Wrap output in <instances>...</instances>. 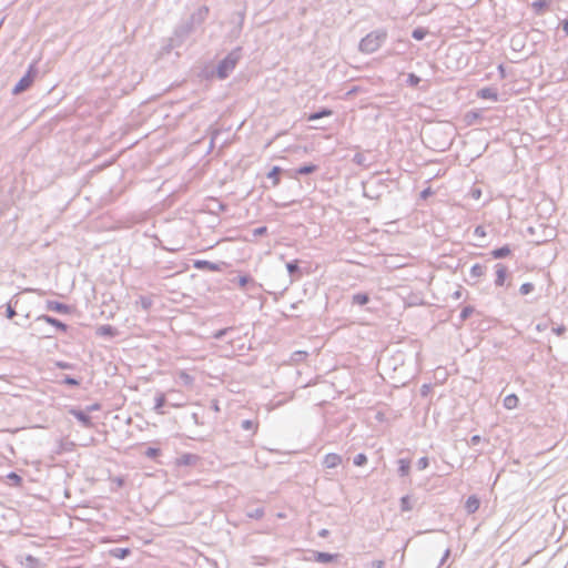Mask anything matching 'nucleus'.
I'll list each match as a JSON object with an SVG mask.
<instances>
[{
    "label": "nucleus",
    "mask_w": 568,
    "mask_h": 568,
    "mask_svg": "<svg viewBox=\"0 0 568 568\" xmlns=\"http://www.w3.org/2000/svg\"><path fill=\"white\" fill-rule=\"evenodd\" d=\"M388 33L384 28L375 29L367 33L358 44V50L365 54L376 52L387 40Z\"/></svg>",
    "instance_id": "nucleus-1"
},
{
    "label": "nucleus",
    "mask_w": 568,
    "mask_h": 568,
    "mask_svg": "<svg viewBox=\"0 0 568 568\" xmlns=\"http://www.w3.org/2000/svg\"><path fill=\"white\" fill-rule=\"evenodd\" d=\"M242 55V48L233 49L225 58H223L216 67V75L219 79H226L230 73L235 69Z\"/></svg>",
    "instance_id": "nucleus-2"
},
{
    "label": "nucleus",
    "mask_w": 568,
    "mask_h": 568,
    "mask_svg": "<svg viewBox=\"0 0 568 568\" xmlns=\"http://www.w3.org/2000/svg\"><path fill=\"white\" fill-rule=\"evenodd\" d=\"M194 26L189 20L182 22L174 30L173 37L170 39L172 47H179L194 31Z\"/></svg>",
    "instance_id": "nucleus-3"
},
{
    "label": "nucleus",
    "mask_w": 568,
    "mask_h": 568,
    "mask_svg": "<svg viewBox=\"0 0 568 568\" xmlns=\"http://www.w3.org/2000/svg\"><path fill=\"white\" fill-rule=\"evenodd\" d=\"M36 73H37V70L34 69V65L31 64L29 67V70L27 71V73L14 85L12 92L14 94H19V93L26 91L32 84Z\"/></svg>",
    "instance_id": "nucleus-4"
},
{
    "label": "nucleus",
    "mask_w": 568,
    "mask_h": 568,
    "mask_svg": "<svg viewBox=\"0 0 568 568\" xmlns=\"http://www.w3.org/2000/svg\"><path fill=\"white\" fill-rule=\"evenodd\" d=\"M69 414L72 415L81 425L85 428H90L93 426L92 418L89 416L88 412L84 409H80L77 407L69 408Z\"/></svg>",
    "instance_id": "nucleus-5"
},
{
    "label": "nucleus",
    "mask_w": 568,
    "mask_h": 568,
    "mask_svg": "<svg viewBox=\"0 0 568 568\" xmlns=\"http://www.w3.org/2000/svg\"><path fill=\"white\" fill-rule=\"evenodd\" d=\"M225 262H211L206 260H195L193 266L197 270H207L211 272H221L225 266Z\"/></svg>",
    "instance_id": "nucleus-6"
},
{
    "label": "nucleus",
    "mask_w": 568,
    "mask_h": 568,
    "mask_svg": "<svg viewBox=\"0 0 568 568\" xmlns=\"http://www.w3.org/2000/svg\"><path fill=\"white\" fill-rule=\"evenodd\" d=\"M209 14V8L205 6L200 7L196 11H194L191 17L187 19L194 27L201 26Z\"/></svg>",
    "instance_id": "nucleus-7"
},
{
    "label": "nucleus",
    "mask_w": 568,
    "mask_h": 568,
    "mask_svg": "<svg viewBox=\"0 0 568 568\" xmlns=\"http://www.w3.org/2000/svg\"><path fill=\"white\" fill-rule=\"evenodd\" d=\"M36 321L37 322H45L47 324L54 326L57 329H59L61 332H67V329H68L67 324H64L63 322H61L58 318L50 316V315H45V314L39 315L36 318Z\"/></svg>",
    "instance_id": "nucleus-8"
},
{
    "label": "nucleus",
    "mask_w": 568,
    "mask_h": 568,
    "mask_svg": "<svg viewBox=\"0 0 568 568\" xmlns=\"http://www.w3.org/2000/svg\"><path fill=\"white\" fill-rule=\"evenodd\" d=\"M45 308L48 311L57 312L60 314H69L71 312V306L58 301H47Z\"/></svg>",
    "instance_id": "nucleus-9"
},
{
    "label": "nucleus",
    "mask_w": 568,
    "mask_h": 568,
    "mask_svg": "<svg viewBox=\"0 0 568 568\" xmlns=\"http://www.w3.org/2000/svg\"><path fill=\"white\" fill-rule=\"evenodd\" d=\"M343 462V458L341 455L338 454H335V453H328L324 456L323 458V466L326 467V468H336L337 466H339Z\"/></svg>",
    "instance_id": "nucleus-10"
},
{
    "label": "nucleus",
    "mask_w": 568,
    "mask_h": 568,
    "mask_svg": "<svg viewBox=\"0 0 568 568\" xmlns=\"http://www.w3.org/2000/svg\"><path fill=\"white\" fill-rule=\"evenodd\" d=\"M199 462V456L195 454L185 453L176 458L178 466H194Z\"/></svg>",
    "instance_id": "nucleus-11"
},
{
    "label": "nucleus",
    "mask_w": 568,
    "mask_h": 568,
    "mask_svg": "<svg viewBox=\"0 0 568 568\" xmlns=\"http://www.w3.org/2000/svg\"><path fill=\"white\" fill-rule=\"evenodd\" d=\"M495 268H496V280H495V285L496 286H504L505 284V281H506V276H507V266L501 264V263H497L495 265Z\"/></svg>",
    "instance_id": "nucleus-12"
},
{
    "label": "nucleus",
    "mask_w": 568,
    "mask_h": 568,
    "mask_svg": "<svg viewBox=\"0 0 568 568\" xmlns=\"http://www.w3.org/2000/svg\"><path fill=\"white\" fill-rule=\"evenodd\" d=\"M95 333L98 336H101V337L113 338L114 336L118 335V329L115 327H113L112 325L105 324V325L99 326L97 328Z\"/></svg>",
    "instance_id": "nucleus-13"
},
{
    "label": "nucleus",
    "mask_w": 568,
    "mask_h": 568,
    "mask_svg": "<svg viewBox=\"0 0 568 568\" xmlns=\"http://www.w3.org/2000/svg\"><path fill=\"white\" fill-rule=\"evenodd\" d=\"M477 97L485 100L498 101V92L493 88H481L477 91Z\"/></svg>",
    "instance_id": "nucleus-14"
},
{
    "label": "nucleus",
    "mask_w": 568,
    "mask_h": 568,
    "mask_svg": "<svg viewBox=\"0 0 568 568\" xmlns=\"http://www.w3.org/2000/svg\"><path fill=\"white\" fill-rule=\"evenodd\" d=\"M479 506H480L479 498L476 495H471L467 498V500L465 503V510L468 514H474L478 510Z\"/></svg>",
    "instance_id": "nucleus-15"
},
{
    "label": "nucleus",
    "mask_w": 568,
    "mask_h": 568,
    "mask_svg": "<svg viewBox=\"0 0 568 568\" xmlns=\"http://www.w3.org/2000/svg\"><path fill=\"white\" fill-rule=\"evenodd\" d=\"M371 301L369 294L365 292H358L352 295L353 305H366Z\"/></svg>",
    "instance_id": "nucleus-16"
},
{
    "label": "nucleus",
    "mask_w": 568,
    "mask_h": 568,
    "mask_svg": "<svg viewBox=\"0 0 568 568\" xmlns=\"http://www.w3.org/2000/svg\"><path fill=\"white\" fill-rule=\"evenodd\" d=\"M286 270L292 278H298L302 275L298 262L296 260L286 263Z\"/></svg>",
    "instance_id": "nucleus-17"
},
{
    "label": "nucleus",
    "mask_w": 568,
    "mask_h": 568,
    "mask_svg": "<svg viewBox=\"0 0 568 568\" xmlns=\"http://www.w3.org/2000/svg\"><path fill=\"white\" fill-rule=\"evenodd\" d=\"M166 403V398H165V395L163 393H158L155 398H154V407L153 409L160 414V415H163L164 412H163V406L165 405Z\"/></svg>",
    "instance_id": "nucleus-18"
},
{
    "label": "nucleus",
    "mask_w": 568,
    "mask_h": 568,
    "mask_svg": "<svg viewBox=\"0 0 568 568\" xmlns=\"http://www.w3.org/2000/svg\"><path fill=\"white\" fill-rule=\"evenodd\" d=\"M336 557H337V555H335V554L322 552V551L314 552V558L317 562L327 564V562L333 561Z\"/></svg>",
    "instance_id": "nucleus-19"
},
{
    "label": "nucleus",
    "mask_w": 568,
    "mask_h": 568,
    "mask_svg": "<svg viewBox=\"0 0 568 568\" xmlns=\"http://www.w3.org/2000/svg\"><path fill=\"white\" fill-rule=\"evenodd\" d=\"M410 460L406 458L398 459V475L405 477L409 474Z\"/></svg>",
    "instance_id": "nucleus-20"
},
{
    "label": "nucleus",
    "mask_w": 568,
    "mask_h": 568,
    "mask_svg": "<svg viewBox=\"0 0 568 568\" xmlns=\"http://www.w3.org/2000/svg\"><path fill=\"white\" fill-rule=\"evenodd\" d=\"M317 169L318 168L315 164H312V163L304 164L295 170V174L296 175H307V174L314 173Z\"/></svg>",
    "instance_id": "nucleus-21"
},
{
    "label": "nucleus",
    "mask_w": 568,
    "mask_h": 568,
    "mask_svg": "<svg viewBox=\"0 0 568 568\" xmlns=\"http://www.w3.org/2000/svg\"><path fill=\"white\" fill-rule=\"evenodd\" d=\"M332 114H333V111L331 109L322 108L320 111L311 113L308 115L307 120L315 121V120L322 119L324 116H329Z\"/></svg>",
    "instance_id": "nucleus-22"
},
{
    "label": "nucleus",
    "mask_w": 568,
    "mask_h": 568,
    "mask_svg": "<svg viewBox=\"0 0 568 568\" xmlns=\"http://www.w3.org/2000/svg\"><path fill=\"white\" fill-rule=\"evenodd\" d=\"M509 254H510V248L508 245H504V246L497 247L491 251V256L497 260L504 258V257L508 256Z\"/></svg>",
    "instance_id": "nucleus-23"
},
{
    "label": "nucleus",
    "mask_w": 568,
    "mask_h": 568,
    "mask_svg": "<svg viewBox=\"0 0 568 568\" xmlns=\"http://www.w3.org/2000/svg\"><path fill=\"white\" fill-rule=\"evenodd\" d=\"M241 428L243 430H248L252 432V434H255L258 428V423L252 419H244L241 422Z\"/></svg>",
    "instance_id": "nucleus-24"
},
{
    "label": "nucleus",
    "mask_w": 568,
    "mask_h": 568,
    "mask_svg": "<svg viewBox=\"0 0 568 568\" xmlns=\"http://www.w3.org/2000/svg\"><path fill=\"white\" fill-rule=\"evenodd\" d=\"M518 402L519 399L515 394L507 395L504 398V407L507 409H514L517 407Z\"/></svg>",
    "instance_id": "nucleus-25"
},
{
    "label": "nucleus",
    "mask_w": 568,
    "mask_h": 568,
    "mask_svg": "<svg viewBox=\"0 0 568 568\" xmlns=\"http://www.w3.org/2000/svg\"><path fill=\"white\" fill-rule=\"evenodd\" d=\"M131 554L129 548H113L110 550V555L118 559H124Z\"/></svg>",
    "instance_id": "nucleus-26"
},
{
    "label": "nucleus",
    "mask_w": 568,
    "mask_h": 568,
    "mask_svg": "<svg viewBox=\"0 0 568 568\" xmlns=\"http://www.w3.org/2000/svg\"><path fill=\"white\" fill-rule=\"evenodd\" d=\"M485 272H486V266H484L479 263H476L470 267V276L475 277V278L481 277L483 275H485Z\"/></svg>",
    "instance_id": "nucleus-27"
},
{
    "label": "nucleus",
    "mask_w": 568,
    "mask_h": 568,
    "mask_svg": "<svg viewBox=\"0 0 568 568\" xmlns=\"http://www.w3.org/2000/svg\"><path fill=\"white\" fill-rule=\"evenodd\" d=\"M282 169L280 166H273V169L267 173V178L272 179L273 185L276 186L280 183V174Z\"/></svg>",
    "instance_id": "nucleus-28"
},
{
    "label": "nucleus",
    "mask_w": 568,
    "mask_h": 568,
    "mask_svg": "<svg viewBox=\"0 0 568 568\" xmlns=\"http://www.w3.org/2000/svg\"><path fill=\"white\" fill-rule=\"evenodd\" d=\"M427 34L428 30L423 27L415 28L412 32V37L417 41L424 40Z\"/></svg>",
    "instance_id": "nucleus-29"
},
{
    "label": "nucleus",
    "mask_w": 568,
    "mask_h": 568,
    "mask_svg": "<svg viewBox=\"0 0 568 568\" xmlns=\"http://www.w3.org/2000/svg\"><path fill=\"white\" fill-rule=\"evenodd\" d=\"M152 298L149 296L141 295L139 300L136 301V304H139L144 311H148L152 306Z\"/></svg>",
    "instance_id": "nucleus-30"
},
{
    "label": "nucleus",
    "mask_w": 568,
    "mask_h": 568,
    "mask_svg": "<svg viewBox=\"0 0 568 568\" xmlns=\"http://www.w3.org/2000/svg\"><path fill=\"white\" fill-rule=\"evenodd\" d=\"M413 509V505L410 504V496L405 495L400 498V510L402 511H409Z\"/></svg>",
    "instance_id": "nucleus-31"
},
{
    "label": "nucleus",
    "mask_w": 568,
    "mask_h": 568,
    "mask_svg": "<svg viewBox=\"0 0 568 568\" xmlns=\"http://www.w3.org/2000/svg\"><path fill=\"white\" fill-rule=\"evenodd\" d=\"M24 564L29 568H38L39 564H40V560L38 558H36L34 556H32V555H27L24 557Z\"/></svg>",
    "instance_id": "nucleus-32"
},
{
    "label": "nucleus",
    "mask_w": 568,
    "mask_h": 568,
    "mask_svg": "<svg viewBox=\"0 0 568 568\" xmlns=\"http://www.w3.org/2000/svg\"><path fill=\"white\" fill-rule=\"evenodd\" d=\"M474 312H475V308L471 305H467V306L463 307V310L459 314L460 322L466 321Z\"/></svg>",
    "instance_id": "nucleus-33"
},
{
    "label": "nucleus",
    "mask_w": 568,
    "mask_h": 568,
    "mask_svg": "<svg viewBox=\"0 0 568 568\" xmlns=\"http://www.w3.org/2000/svg\"><path fill=\"white\" fill-rule=\"evenodd\" d=\"M265 514V510L263 507H258L256 509H253L251 511L246 513V516L252 519H261Z\"/></svg>",
    "instance_id": "nucleus-34"
},
{
    "label": "nucleus",
    "mask_w": 568,
    "mask_h": 568,
    "mask_svg": "<svg viewBox=\"0 0 568 568\" xmlns=\"http://www.w3.org/2000/svg\"><path fill=\"white\" fill-rule=\"evenodd\" d=\"M549 4L548 0H536L531 3V7L536 11V13H540L542 9L547 8Z\"/></svg>",
    "instance_id": "nucleus-35"
},
{
    "label": "nucleus",
    "mask_w": 568,
    "mask_h": 568,
    "mask_svg": "<svg viewBox=\"0 0 568 568\" xmlns=\"http://www.w3.org/2000/svg\"><path fill=\"white\" fill-rule=\"evenodd\" d=\"M307 357V352L305 351H296L292 354L291 359L295 363H300Z\"/></svg>",
    "instance_id": "nucleus-36"
},
{
    "label": "nucleus",
    "mask_w": 568,
    "mask_h": 568,
    "mask_svg": "<svg viewBox=\"0 0 568 568\" xmlns=\"http://www.w3.org/2000/svg\"><path fill=\"white\" fill-rule=\"evenodd\" d=\"M7 478L14 485L20 486L22 484V477L14 471L7 475Z\"/></svg>",
    "instance_id": "nucleus-37"
},
{
    "label": "nucleus",
    "mask_w": 568,
    "mask_h": 568,
    "mask_svg": "<svg viewBox=\"0 0 568 568\" xmlns=\"http://www.w3.org/2000/svg\"><path fill=\"white\" fill-rule=\"evenodd\" d=\"M237 284L241 287H245L250 283H254V280L250 275H241L236 278Z\"/></svg>",
    "instance_id": "nucleus-38"
},
{
    "label": "nucleus",
    "mask_w": 568,
    "mask_h": 568,
    "mask_svg": "<svg viewBox=\"0 0 568 568\" xmlns=\"http://www.w3.org/2000/svg\"><path fill=\"white\" fill-rule=\"evenodd\" d=\"M61 384H64V385H68V386H79L80 385V381L74 378V377H71L69 375H64L62 381H61Z\"/></svg>",
    "instance_id": "nucleus-39"
},
{
    "label": "nucleus",
    "mask_w": 568,
    "mask_h": 568,
    "mask_svg": "<svg viewBox=\"0 0 568 568\" xmlns=\"http://www.w3.org/2000/svg\"><path fill=\"white\" fill-rule=\"evenodd\" d=\"M420 82V78L416 75L415 73H409L406 80V83L409 87H417Z\"/></svg>",
    "instance_id": "nucleus-40"
},
{
    "label": "nucleus",
    "mask_w": 568,
    "mask_h": 568,
    "mask_svg": "<svg viewBox=\"0 0 568 568\" xmlns=\"http://www.w3.org/2000/svg\"><path fill=\"white\" fill-rule=\"evenodd\" d=\"M353 463L355 466H363L367 463V456L363 453H359L354 457Z\"/></svg>",
    "instance_id": "nucleus-41"
},
{
    "label": "nucleus",
    "mask_w": 568,
    "mask_h": 568,
    "mask_svg": "<svg viewBox=\"0 0 568 568\" xmlns=\"http://www.w3.org/2000/svg\"><path fill=\"white\" fill-rule=\"evenodd\" d=\"M480 118V114L476 111H469L466 113L465 119L468 124H473L476 120Z\"/></svg>",
    "instance_id": "nucleus-42"
},
{
    "label": "nucleus",
    "mask_w": 568,
    "mask_h": 568,
    "mask_svg": "<svg viewBox=\"0 0 568 568\" xmlns=\"http://www.w3.org/2000/svg\"><path fill=\"white\" fill-rule=\"evenodd\" d=\"M534 288H535L534 284L527 282V283L521 284L519 292L523 295H527V294L531 293L534 291Z\"/></svg>",
    "instance_id": "nucleus-43"
},
{
    "label": "nucleus",
    "mask_w": 568,
    "mask_h": 568,
    "mask_svg": "<svg viewBox=\"0 0 568 568\" xmlns=\"http://www.w3.org/2000/svg\"><path fill=\"white\" fill-rule=\"evenodd\" d=\"M233 327H225L213 333V338L222 339L229 332L233 331Z\"/></svg>",
    "instance_id": "nucleus-44"
},
{
    "label": "nucleus",
    "mask_w": 568,
    "mask_h": 568,
    "mask_svg": "<svg viewBox=\"0 0 568 568\" xmlns=\"http://www.w3.org/2000/svg\"><path fill=\"white\" fill-rule=\"evenodd\" d=\"M429 465V460L426 456H423L420 457L418 460H417V468L419 470H424L425 468H427Z\"/></svg>",
    "instance_id": "nucleus-45"
},
{
    "label": "nucleus",
    "mask_w": 568,
    "mask_h": 568,
    "mask_svg": "<svg viewBox=\"0 0 568 568\" xmlns=\"http://www.w3.org/2000/svg\"><path fill=\"white\" fill-rule=\"evenodd\" d=\"M180 379L185 384V385H191L193 383V377L191 375H189L186 372H181L180 373Z\"/></svg>",
    "instance_id": "nucleus-46"
},
{
    "label": "nucleus",
    "mask_w": 568,
    "mask_h": 568,
    "mask_svg": "<svg viewBox=\"0 0 568 568\" xmlns=\"http://www.w3.org/2000/svg\"><path fill=\"white\" fill-rule=\"evenodd\" d=\"M16 314L17 313L14 307L12 306L11 302H9L6 307V316L11 320L16 316Z\"/></svg>",
    "instance_id": "nucleus-47"
},
{
    "label": "nucleus",
    "mask_w": 568,
    "mask_h": 568,
    "mask_svg": "<svg viewBox=\"0 0 568 568\" xmlns=\"http://www.w3.org/2000/svg\"><path fill=\"white\" fill-rule=\"evenodd\" d=\"M55 366L60 369H72L74 367L73 364L62 361L55 362Z\"/></svg>",
    "instance_id": "nucleus-48"
},
{
    "label": "nucleus",
    "mask_w": 568,
    "mask_h": 568,
    "mask_svg": "<svg viewBox=\"0 0 568 568\" xmlns=\"http://www.w3.org/2000/svg\"><path fill=\"white\" fill-rule=\"evenodd\" d=\"M160 454V449L155 447H149L145 452V455L150 458H154Z\"/></svg>",
    "instance_id": "nucleus-49"
},
{
    "label": "nucleus",
    "mask_w": 568,
    "mask_h": 568,
    "mask_svg": "<svg viewBox=\"0 0 568 568\" xmlns=\"http://www.w3.org/2000/svg\"><path fill=\"white\" fill-rule=\"evenodd\" d=\"M353 162L358 165L365 164V156L362 153H356L353 158Z\"/></svg>",
    "instance_id": "nucleus-50"
},
{
    "label": "nucleus",
    "mask_w": 568,
    "mask_h": 568,
    "mask_svg": "<svg viewBox=\"0 0 568 568\" xmlns=\"http://www.w3.org/2000/svg\"><path fill=\"white\" fill-rule=\"evenodd\" d=\"M474 235L478 236V237H485L486 236L485 227L481 225L476 226L474 230Z\"/></svg>",
    "instance_id": "nucleus-51"
},
{
    "label": "nucleus",
    "mask_w": 568,
    "mask_h": 568,
    "mask_svg": "<svg viewBox=\"0 0 568 568\" xmlns=\"http://www.w3.org/2000/svg\"><path fill=\"white\" fill-rule=\"evenodd\" d=\"M266 232H267V227L266 226H260V227H257V229H255L253 231V235L254 236H262V235L266 234Z\"/></svg>",
    "instance_id": "nucleus-52"
},
{
    "label": "nucleus",
    "mask_w": 568,
    "mask_h": 568,
    "mask_svg": "<svg viewBox=\"0 0 568 568\" xmlns=\"http://www.w3.org/2000/svg\"><path fill=\"white\" fill-rule=\"evenodd\" d=\"M385 566V562L383 560H373L368 568H383Z\"/></svg>",
    "instance_id": "nucleus-53"
},
{
    "label": "nucleus",
    "mask_w": 568,
    "mask_h": 568,
    "mask_svg": "<svg viewBox=\"0 0 568 568\" xmlns=\"http://www.w3.org/2000/svg\"><path fill=\"white\" fill-rule=\"evenodd\" d=\"M552 332L560 336V335H562L566 332V326L565 325H559L557 327H554Z\"/></svg>",
    "instance_id": "nucleus-54"
},
{
    "label": "nucleus",
    "mask_w": 568,
    "mask_h": 568,
    "mask_svg": "<svg viewBox=\"0 0 568 568\" xmlns=\"http://www.w3.org/2000/svg\"><path fill=\"white\" fill-rule=\"evenodd\" d=\"M100 407H101V406H100V404L94 403V404H92V405L87 406V407H85V410H87V412H88V414H89V413H91V412L99 410V409H100Z\"/></svg>",
    "instance_id": "nucleus-55"
},
{
    "label": "nucleus",
    "mask_w": 568,
    "mask_h": 568,
    "mask_svg": "<svg viewBox=\"0 0 568 568\" xmlns=\"http://www.w3.org/2000/svg\"><path fill=\"white\" fill-rule=\"evenodd\" d=\"M470 195L473 199L478 200L481 195V191L479 189H471Z\"/></svg>",
    "instance_id": "nucleus-56"
},
{
    "label": "nucleus",
    "mask_w": 568,
    "mask_h": 568,
    "mask_svg": "<svg viewBox=\"0 0 568 568\" xmlns=\"http://www.w3.org/2000/svg\"><path fill=\"white\" fill-rule=\"evenodd\" d=\"M481 442V437L479 435H473L470 437V445H477Z\"/></svg>",
    "instance_id": "nucleus-57"
},
{
    "label": "nucleus",
    "mask_w": 568,
    "mask_h": 568,
    "mask_svg": "<svg viewBox=\"0 0 568 568\" xmlns=\"http://www.w3.org/2000/svg\"><path fill=\"white\" fill-rule=\"evenodd\" d=\"M211 407L214 412H219L220 410L219 402L216 399L212 400Z\"/></svg>",
    "instance_id": "nucleus-58"
},
{
    "label": "nucleus",
    "mask_w": 568,
    "mask_h": 568,
    "mask_svg": "<svg viewBox=\"0 0 568 568\" xmlns=\"http://www.w3.org/2000/svg\"><path fill=\"white\" fill-rule=\"evenodd\" d=\"M562 30L566 34H568V19L562 21Z\"/></svg>",
    "instance_id": "nucleus-59"
},
{
    "label": "nucleus",
    "mask_w": 568,
    "mask_h": 568,
    "mask_svg": "<svg viewBox=\"0 0 568 568\" xmlns=\"http://www.w3.org/2000/svg\"><path fill=\"white\" fill-rule=\"evenodd\" d=\"M318 535H320L321 537H326V536L328 535V530H327V529H322V530L318 532Z\"/></svg>",
    "instance_id": "nucleus-60"
},
{
    "label": "nucleus",
    "mask_w": 568,
    "mask_h": 568,
    "mask_svg": "<svg viewBox=\"0 0 568 568\" xmlns=\"http://www.w3.org/2000/svg\"><path fill=\"white\" fill-rule=\"evenodd\" d=\"M429 193H430V190L426 189V190L422 191L420 195H422V197H426Z\"/></svg>",
    "instance_id": "nucleus-61"
},
{
    "label": "nucleus",
    "mask_w": 568,
    "mask_h": 568,
    "mask_svg": "<svg viewBox=\"0 0 568 568\" xmlns=\"http://www.w3.org/2000/svg\"><path fill=\"white\" fill-rule=\"evenodd\" d=\"M448 556H449V549H446V550H445V554H444V556H443V558H442V562H443V561H445V559H446Z\"/></svg>",
    "instance_id": "nucleus-62"
},
{
    "label": "nucleus",
    "mask_w": 568,
    "mask_h": 568,
    "mask_svg": "<svg viewBox=\"0 0 568 568\" xmlns=\"http://www.w3.org/2000/svg\"><path fill=\"white\" fill-rule=\"evenodd\" d=\"M460 296H462V292H460V291H456V292L454 293V297H455L456 300L460 298Z\"/></svg>",
    "instance_id": "nucleus-63"
},
{
    "label": "nucleus",
    "mask_w": 568,
    "mask_h": 568,
    "mask_svg": "<svg viewBox=\"0 0 568 568\" xmlns=\"http://www.w3.org/2000/svg\"><path fill=\"white\" fill-rule=\"evenodd\" d=\"M192 418L194 419V422H195L196 424H199V419H197V414H196V413H193V414H192Z\"/></svg>",
    "instance_id": "nucleus-64"
}]
</instances>
